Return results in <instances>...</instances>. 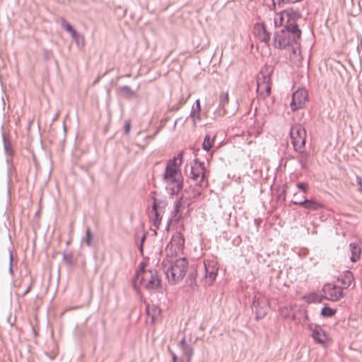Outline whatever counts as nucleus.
Returning <instances> with one entry per match:
<instances>
[{"mask_svg":"<svg viewBox=\"0 0 362 362\" xmlns=\"http://www.w3.org/2000/svg\"><path fill=\"white\" fill-rule=\"evenodd\" d=\"M173 362H182L181 359L178 358L175 353L172 352Z\"/></svg>","mask_w":362,"mask_h":362,"instance_id":"obj_46","label":"nucleus"},{"mask_svg":"<svg viewBox=\"0 0 362 362\" xmlns=\"http://www.w3.org/2000/svg\"><path fill=\"white\" fill-rule=\"evenodd\" d=\"M215 136H211L209 134H207L203 141L202 143V148L204 150L208 151L210 150V148L212 147L214 140H215Z\"/></svg>","mask_w":362,"mask_h":362,"instance_id":"obj_24","label":"nucleus"},{"mask_svg":"<svg viewBox=\"0 0 362 362\" xmlns=\"http://www.w3.org/2000/svg\"><path fill=\"white\" fill-rule=\"evenodd\" d=\"M195 163L199 164V169L197 170L194 167H191V178L196 182L198 187L203 189L208 185V182L206 180L205 164L202 161L198 162L197 159H195Z\"/></svg>","mask_w":362,"mask_h":362,"instance_id":"obj_8","label":"nucleus"},{"mask_svg":"<svg viewBox=\"0 0 362 362\" xmlns=\"http://www.w3.org/2000/svg\"><path fill=\"white\" fill-rule=\"evenodd\" d=\"M86 243L90 246L93 243V234L91 232L90 228H88L86 231V239H85Z\"/></svg>","mask_w":362,"mask_h":362,"instance_id":"obj_33","label":"nucleus"},{"mask_svg":"<svg viewBox=\"0 0 362 362\" xmlns=\"http://www.w3.org/2000/svg\"><path fill=\"white\" fill-rule=\"evenodd\" d=\"M151 198L153 199L152 211L149 218L153 223V226L158 229L161 223L168 202L165 197L156 198L152 197Z\"/></svg>","mask_w":362,"mask_h":362,"instance_id":"obj_3","label":"nucleus"},{"mask_svg":"<svg viewBox=\"0 0 362 362\" xmlns=\"http://www.w3.org/2000/svg\"><path fill=\"white\" fill-rule=\"evenodd\" d=\"M63 259L69 264L73 265V255L70 253H65L63 256Z\"/></svg>","mask_w":362,"mask_h":362,"instance_id":"obj_36","label":"nucleus"},{"mask_svg":"<svg viewBox=\"0 0 362 362\" xmlns=\"http://www.w3.org/2000/svg\"><path fill=\"white\" fill-rule=\"evenodd\" d=\"M166 189L169 191L170 194H177L183 187L182 178L176 179L170 183V182H165Z\"/></svg>","mask_w":362,"mask_h":362,"instance_id":"obj_17","label":"nucleus"},{"mask_svg":"<svg viewBox=\"0 0 362 362\" xmlns=\"http://www.w3.org/2000/svg\"><path fill=\"white\" fill-rule=\"evenodd\" d=\"M322 291L327 295L323 298L331 301H337L344 296L341 287L330 284L325 285Z\"/></svg>","mask_w":362,"mask_h":362,"instance_id":"obj_11","label":"nucleus"},{"mask_svg":"<svg viewBox=\"0 0 362 362\" xmlns=\"http://www.w3.org/2000/svg\"><path fill=\"white\" fill-rule=\"evenodd\" d=\"M140 284L148 290H156L160 288V279L156 270H143L140 277Z\"/></svg>","mask_w":362,"mask_h":362,"instance_id":"obj_5","label":"nucleus"},{"mask_svg":"<svg viewBox=\"0 0 362 362\" xmlns=\"http://www.w3.org/2000/svg\"><path fill=\"white\" fill-rule=\"evenodd\" d=\"M336 312V309L331 308L326 305L322 308L320 314L324 317H331L335 315Z\"/></svg>","mask_w":362,"mask_h":362,"instance_id":"obj_25","label":"nucleus"},{"mask_svg":"<svg viewBox=\"0 0 362 362\" xmlns=\"http://www.w3.org/2000/svg\"><path fill=\"white\" fill-rule=\"evenodd\" d=\"M180 178L182 177L181 174L177 172L176 168H172L166 165L163 177L164 182H170V183H172L175 180Z\"/></svg>","mask_w":362,"mask_h":362,"instance_id":"obj_16","label":"nucleus"},{"mask_svg":"<svg viewBox=\"0 0 362 362\" xmlns=\"http://www.w3.org/2000/svg\"><path fill=\"white\" fill-rule=\"evenodd\" d=\"M190 95H188L187 97L186 98H184L183 97H182L180 100H179V105H180V107L182 105H183L186 102L187 100H188V98H189Z\"/></svg>","mask_w":362,"mask_h":362,"instance_id":"obj_45","label":"nucleus"},{"mask_svg":"<svg viewBox=\"0 0 362 362\" xmlns=\"http://www.w3.org/2000/svg\"><path fill=\"white\" fill-rule=\"evenodd\" d=\"M151 194H156V192L153 191L151 192Z\"/></svg>","mask_w":362,"mask_h":362,"instance_id":"obj_55","label":"nucleus"},{"mask_svg":"<svg viewBox=\"0 0 362 362\" xmlns=\"http://www.w3.org/2000/svg\"><path fill=\"white\" fill-rule=\"evenodd\" d=\"M200 112H201L200 100H199V99H197L194 104L192 107V109H191V111L189 113V117L193 120L194 126H196L197 120H199L201 118Z\"/></svg>","mask_w":362,"mask_h":362,"instance_id":"obj_20","label":"nucleus"},{"mask_svg":"<svg viewBox=\"0 0 362 362\" xmlns=\"http://www.w3.org/2000/svg\"><path fill=\"white\" fill-rule=\"evenodd\" d=\"M168 119L165 118V119L162 120L163 125H165V122H167Z\"/></svg>","mask_w":362,"mask_h":362,"instance_id":"obj_54","label":"nucleus"},{"mask_svg":"<svg viewBox=\"0 0 362 362\" xmlns=\"http://www.w3.org/2000/svg\"><path fill=\"white\" fill-rule=\"evenodd\" d=\"M180 108V105H173L172 107H170L169 108V110L171 112H175V111H177Z\"/></svg>","mask_w":362,"mask_h":362,"instance_id":"obj_47","label":"nucleus"},{"mask_svg":"<svg viewBox=\"0 0 362 362\" xmlns=\"http://www.w3.org/2000/svg\"><path fill=\"white\" fill-rule=\"evenodd\" d=\"M305 148H300V149H294L298 153V162L302 169H305L307 166L308 153L304 150Z\"/></svg>","mask_w":362,"mask_h":362,"instance_id":"obj_23","label":"nucleus"},{"mask_svg":"<svg viewBox=\"0 0 362 362\" xmlns=\"http://www.w3.org/2000/svg\"><path fill=\"white\" fill-rule=\"evenodd\" d=\"M62 26L68 33H69L74 28L64 18L62 20Z\"/></svg>","mask_w":362,"mask_h":362,"instance_id":"obj_38","label":"nucleus"},{"mask_svg":"<svg viewBox=\"0 0 362 362\" xmlns=\"http://www.w3.org/2000/svg\"><path fill=\"white\" fill-rule=\"evenodd\" d=\"M182 117H179V118H177V119L175 121V123H174V125H173V128H174V129L175 128V127H176V125H177V122H178L179 121L182 120Z\"/></svg>","mask_w":362,"mask_h":362,"instance_id":"obj_51","label":"nucleus"},{"mask_svg":"<svg viewBox=\"0 0 362 362\" xmlns=\"http://www.w3.org/2000/svg\"><path fill=\"white\" fill-rule=\"evenodd\" d=\"M323 296L320 297L317 294L313 293L306 298V301L308 303L321 302Z\"/></svg>","mask_w":362,"mask_h":362,"instance_id":"obj_30","label":"nucleus"},{"mask_svg":"<svg viewBox=\"0 0 362 362\" xmlns=\"http://www.w3.org/2000/svg\"><path fill=\"white\" fill-rule=\"evenodd\" d=\"M76 41L78 45H79L80 43L83 44V37L78 33L76 37L73 38Z\"/></svg>","mask_w":362,"mask_h":362,"instance_id":"obj_42","label":"nucleus"},{"mask_svg":"<svg viewBox=\"0 0 362 362\" xmlns=\"http://www.w3.org/2000/svg\"><path fill=\"white\" fill-rule=\"evenodd\" d=\"M296 187L304 193H307L309 189L308 184L306 182H298Z\"/></svg>","mask_w":362,"mask_h":362,"instance_id":"obj_35","label":"nucleus"},{"mask_svg":"<svg viewBox=\"0 0 362 362\" xmlns=\"http://www.w3.org/2000/svg\"><path fill=\"white\" fill-rule=\"evenodd\" d=\"M119 90L126 98H130L134 95V91L128 86H122L120 87Z\"/></svg>","mask_w":362,"mask_h":362,"instance_id":"obj_29","label":"nucleus"},{"mask_svg":"<svg viewBox=\"0 0 362 362\" xmlns=\"http://www.w3.org/2000/svg\"><path fill=\"white\" fill-rule=\"evenodd\" d=\"M295 205H299L305 209L318 211L323 208V204L315 199H306L305 197L300 200L292 201Z\"/></svg>","mask_w":362,"mask_h":362,"instance_id":"obj_12","label":"nucleus"},{"mask_svg":"<svg viewBox=\"0 0 362 362\" xmlns=\"http://www.w3.org/2000/svg\"><path fill=\"white\" fill-rule=\"evenodd\" d=\"M255 35L267 46L270 42V33L267 30L266 27L262 23H257L254 27Z\"/></svg>","mask_w":362,"mask_h":362,"instance_id":"obj_14","label":"nucleus"},{"mask_svg":"<svg viewBox=\"0 0 362 362\" xmlns=\"http://www.w3.org/2000/svg\"><path fill=\"white\" fill-rule=\"evenodd\" d=\"M146 239V233H144L141 238L140 243L138 245V249L141 255L143 254V252H144V243Z\"/></svg>","mask_w":362,"mask_h":362,"instance_id":"obj_37","label":"nucleus"},{"mask_svg":"<svg viewBox=\"0 0 362 362\" xmlns=\"http://www.w3.org/2000/svg\"><path fill=\"white\" fill-rule=\"evenodd\" d=\"M181 200L182 198L179 199L175 202L174 209L170 213V216L168 220V223L166 225V228H168L172 222L175 223H178L180 220L182 218V214L180 211V208L181 206Z\"/></svg>","mask_w":362,"mask_h":362,"instance_id":"obj_15","label":"nucleus"},{"mask_svg":"<svg viewBox=\"0 0 362 362\" xmlns=\"http://www.w3.org/2000/svg\"><path fill=\"white\" fill-rule=\"evenodd\" d=\"M195 276H196V274H195L194 271L190 272V274H189V277L190 278L195 279Z\"/></svg>","mask_w":362,"mask_h":362,"instance_id":"obj_52","label":"nucleus"},{"mask_svg":"<svg viewBox=\"0 0 362 362\" xmlns=\"http://www.w3.org/2000/svg\"><path fill=\"white\" fill-rule=\"evenodd\" d=\"M252 310L255 314V319H263L269 310L267 299L262 296H255L252 300Z\"/></svg>","mask_w":362,"mask_h":362,"instance_id":"obj_6","label":"nucleus"},{"mask_svg":"<svg viewBox=\"0 0 362 362\" xmlns=\"http://www.w3.org/2000/svg\"><path fill=\"white\" fill-rule=\"evenodd\" d=\"M354 279L351 272L346 270L343 274L338 277V281L341 283L343 288L349 287Z\"/></svg>","mask_w":362,"mask_h":362,"instance_id":"obj_19","label":"nucleus"},{"mask_svg":"<svg viewBox=\"0 0 362 362\" xmlns=\"http://www.w3.org/2000/svg\"><path fill=\"white\" fill-rule=\"evenodd\" d=\"M146 315L148 318H151L152 323H155L160 318V309L156 305H146Z\"/></svg>","mask_w":362,"mask_h":362,"instance_id":"obj_18","label":"nucleus"},{"mask_svg":"<svg viewBox=\"0 0 362 362\" xmlns=\"http://www.w3.org/2000/svg\"><path fill=\"white\" fill-rule=\"evenodd\" d=\"M229 101L228 93H221L219 95V107L224 109Z\"/></svg>","mask_w":362,"mask_h":362,"instance_id":"obj_28","label":"nucleus"},{"mask_svg":"<svg viewBox=\"0 0 362 362\" xmlns=\"http://www.w3.org/2000/svg\"><path fill=\"white\" fill-rule=\"evenodd\" d=\"M182 153H179L177 157H174L172 160H170L167 165L172 168H176L180 165L182 163Z\"/></svg>","mask_w":362,"mask_h":362,"instance_id":"obj_26","label":"nucleus"},{"mask_svg":"<svg viewBox=\"0 0 362 362\" xmlns=\"http://www.w3.org/2000/svg\"><path fill=\"white\" fill-rule=\"evenodd\" d=\"M205 271L204 283L207 286H211L216 280L217 276L218 267L217 263L214 260H207L204 263Z\"/></svg>","mask_w":362,"mask_h":362,"instance_id":"obj_9","label":"nucleus"},{"mask_svg":"<svg viewBox=\"0 0 362 362\" xmlns=\"http://www.w3.org/2000/svg\"><path fill=\"white\" fill-rule=\"evenodd\" d=\"M172 246H175V249L178 251H181L184 248L185 238L181 233H178L174 235L171 240Z\"/></svg>","mask_w":362,"mask_h":362,"instance_id":"obj_21","label":"nucleus"},{"mask_svg":"<svg viewBox=\"0 0 362 362\" xmlns=\"http://www.w3.org/2000/svg\"><path fill=\"white\" fill-rule=\"evenodd\" d=\"M180 347L181 349L184 348L185 346H188L189 344L186 343L185 341V339L183 338L180 342Z\"/></svg>","mask_w":362,"mask_h":362,"instance_id":"obj_48","label":"nucleus"},{"mask_svg":"<svg viewBox=\"0 0 362 362\" xmlns=\"http://www.w3.org/2000/svg\"><path fill=\"white\" fill-rule=\"evenodd\" d=\"M131 131V123L130 122H127L124 124V134H129Z\"/></svg>","mask_w":362,"mask_h":362,"instance_id":"obj_43","label":"nucleus"},{"mask_svg":"<svg viewBox=\"0 0 362 362\" xmlns=\"http://www.w3.org/2000/svg\"><path fill=\"white\" fill-rule=\"evenodd\" d=\"M3 142H4V148L6 153H8L9 155L12 156L13 153V151L12 149L11 143L9 140L6 138L5 134L3 133Z\"/></svg>","mask_w":362,"mask_h":362,"instance_id":"obj_27","label":"nucleus"},{"mask_svg":"<svg viewBox=\"0 0 362 362\" xmlns=\"http://www.w3.org/2000/svg\"><path fill=\"white\" fill-rule=\"evenodd\" d=\"M264 1L271 10H275L276 3H275L274 0H264Z\"/></svg>","mask_w":362,"mask_h":362,"instance_id":"obj_40","label":"nucleus"},{"mask_svg":"<svg viewBox=\"0 0 362 362\" xmlns=\"http://www.w3.org/2000/svg\"><path fill=\"white\" fill-rule=\"evenodd\" d=\"M153 135L148 136V138H153Z\"/></svg>","mask_w":362,"mask_h":362,"instance_id":"obj_56","label":"nucleus"},{"mask_svg":"<svg viewBox=\"0 0 362 362\" xmlns=\"http://www.w3.org/2000/svg\"><path fill=\"white\" fill-rule=\"evenodd\" d=\"M309 329L311 331V336L316 343L320 344H324L325 343L327 336L320 326L310 325H309Z\"/></svg>","mask_w":362,"mask_h":362,"instance_id":"obj_13","label":"nucleus"},{"mask_svg":"<svg viewBox=\"0 0 362 362\" xmlns=\"http://www.w3.org/2000/svg\"><path fill=\"white\" fill-rule=\"evenodd\" d=\"M69 33H70L71 37L74 38L78 33L73 28Z\"/></svg>","mask_w":362,"mask_h":362,"instance_id":"obj_49","label":"nucleus"},{"mask_svg":"<svg viewBox=\"0 0 362 362\" xmlns=\"http://www.w3.org/2000/svg\"><path fill=\"white\" fill-rule=\"evenodd\" d=\"M30 288H31V286L30 285V286H28L27 287V288L25 290V291H24V293H23V295L25 296V295H26L27 293H28L30 292Z\"/></svg>","mask_w":362,"mask_h":362,"instance_id":"obj_50","label":"nucleus"},{"mask_svg":"<svg viewBox=\"0 0 362 362\" xmlns=\"http://www.w3.org/2000/svg\"><path fill=\"white\" fill-rule=\"evenodd\" d=\"M143 270H145L144 269V264L143 262H141L140 264H139V268L138 269V271L136 272V274L135 275V279H136L137 280L139 279V277L141 276H142V272Z\"/></svg>","mask_w":362,"mask_h":362,"instance_id":"obj_39","label":"nucleus"},{"mask_svg":"<svg viewBox=\"0 0 362 362\" xmlns=\"http://www.w3.org/2000/svg\"><path fill=\"white\" fill-rule=\"evenodd\" d=\"M100 77L98 76L93 82V84H96L97 83H98V81H100Z\"/></svg>","mask_w":362,"mask_h":362,"instance_id":"obj_53","label":"nucleus"},{"mask_svg":"<svg viewBox=\"0 0 362 362\" xmlns=\"http://www.w3.org/2000/svg\"><path fill=\"white\" fill-rule=\"evenodd\" d=\"M270 74L261 71L257 78V92L258 95L266 98L271 93L272 86L270 83Z\"/></svg>","mask_w":362,"mask_h":362,"instance_id":"obj_7","label":"nucleus"},{"mask_svg":"<svg viewBox=\"0 0 362 362\" xmlns=\"http://www.w3.org/2000/svg\"><path fill=\"white\" fill-rule=\"evenodd\" d=\"M184 354L187 358V361L189 362L190 361V358L193 354V349L190 344L188 346H185L184 348L182 349Z\"/></svg>","mask_w":362,"mask_h":362,"instance_id":"obj_32","label":"nucleus"},{"mask_svg":"<svg viewBox=\"0 0 362 362\" xmlns=\"http://www.w3.org/2000/svg\"><path fill=\"white\" fill-rule=\"evenodd\" d=\"M188 267V261L186 258H179L174 262L164 259L162 262V269L169 283L175 284L181 281L185 276Z\"/></svg>","mask_w":362,"mask_h":362,"instance_id":"obj_2","label":"nucleus"},{"mask_svg":"<svg viewBox=\"0 0 362 362\" xmlns=\"http://www.w3.org/2000/svg\"><path fill=\"white\" fill-rule=\"evenodd\" d=\"M290 137L294 149L305 148L306 131L301 124H296L291 127Z\"/></svg>","mask_w":362,"mask_h":362,"instance_id":"obj_4","label":"nucleus"},{"mask_svg":"<svg viewBox=\"0 0 362 362\" xmlns=\"http://www.w3.org/2000/svg\"><path fill=\"white\" fill-rule=\"evenodd\" d=\"M43 56L46 60H49L51 59V57L52 56V52L51 50L44 49H43Z\"/></svg>","mask_w":362,"mask_h":362,"instance_id":"obj_41","label":"nucleus"},{"mask_svg":"<svg viewBox=\"0 0 362 362\" xmlns=\"http://www.w3.org/2000/svg\"><path fill=\"white\" fill-rule=\"evenodd\" d=\"M288 20L284 28L274 33V45L279 49H291L293 54L296 53L298 48V40L300 38L301 30L298 25L295 22H291L290 19L293 13H286ZM293 16L300 17V14L293 13Z\"/></svg>","mask_w":362,"mask_h":362,"instance_id":"obj_1","label":"nucleus"},{"mask_svg":"<svg viewBox=\"0 0 362 362\" xmlns=\"http://www.w3.org/2000/svg\"><path fill=\"white\" fill-rule=\"evenodd\" d=\"M284 12H281L277 13L274 19L275 27H279L283 25V22L284 21Z\"/></svg>","mask_w":362,"mask_h":362,"instance_id":"obj_31","label":"nucleus"},{"mask_svg":"<svg viewBox=\"0 0 362 362\" xmlns=\"http://www.w3.org/2000/svg\"><path fill=\"white\" fill-rule=\"evenodd\" d=\"M307 93L304 88L298 89L292 94L291 108L293 111L303 108L307 101Z\"/></svg>","mask_w":362,"mask_h":362,"instance_id":"obj_10","label":"nucleus"},{"mask_svg":"<svg viewBox=\"0 0 362 362\" xmlns=\"http://www.w3.org/2000/svg\"><path fill=\"white\" fill-rule=\"evenodd\" d=\"M357 185H358V191L362 192V178L356 175V177Z\"/></svg>","mask_w":362,"mask_h":362,"instance_id":"obj_44","label":"nucleus"},{"mask_svg":"<svg viewBox=\"0 0 362 362\" xmlns=\"http://www.w3.org/2000/svg\"><path fill=\"white\" fill-rule=\"evenodd\" d=\"M8 273L11 276L13 275V252L11 250H9V267H8Z\"/></svg>","mask_w":362,"mask_h":362,"instance_id":"obj_34","label":"nucleus"},{"mask_svg":"<svg viewBox=\"0 0 362 362\" xmlns=\"http://www.w3.org/2000/svg\"><path fill=\"white\" fill-rule=\"evenodd\" d=\"M349 250L351 253L350 260L352 262H356L360 258L361 248L358 244L355 243H351L349 244Z\"/></svg>","mask_w":362,"mask_h":362,"instance_id":"obj_22","label":"nucleus"}]
</instances>
